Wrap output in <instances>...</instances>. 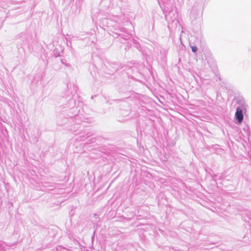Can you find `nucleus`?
<instances>
[{
    "instance_id": "nucleus-1",
    "label": "nucleus",
    "mask_w": 251,
    "mask_h": 251,
    "mask_svg": "<svg viewBox=\"0 0 251 251\" xmlns=\"http://www.w3.org/2000/svg\"><path fill=\"white\" fill-rule=\"evenodd\" d=\"M235 116L239 124L242 122L243 120V114L242 110L240 108L237 107L236 109Z\"/></svg>"
},
{
    "instance_id": "nucleus-2",
    "label": "nucleus",
    "mask_w": 251,
    "mask_h": 251,
    "mask_svg": "<svg viewBox=\"0 0 251 251\" xmlns=\"http://www.w3.org/2000/svg\"><path fill=\"white\" fill-rule=\"evenodd\" d=\"M0 249L1 250V251H6L7 250L6 249H5L4 247H3V243H1L0 244Z\"/></svg>"
},
{
    "instance_id": "nucleus-3",
    "label": "nucleus",
    "mask_w": 251,
    "mask_h": 251,
    "mask_svg": "<svg viewBox=\"0 0 251 251\" xmlns=\"http://www.w3.org/2000/svg\"><path fill=\"white\" fill-rule=\"evenodd\" d=\"M192 51L194 52H195L197 50V48L195 46L191 47Z\"/></svg>"
},
{
    "instance_id": "nucleus-4",
    "label": "nucleus",
    "mask_w": 251,
    "mask_h": 251,
    "mask_svg": "<svg viewBox=\"0 0 251 251\" xmlns=\"http://www.w3.org/2000/svg\"><path fill=\"white\" fill-rule=\"evenodd\" d=\"M53 52H54V54L55 57H57V56H59L60 55V53H57L55 50L53 51Z\"/></svg>"
}]
</instances>
